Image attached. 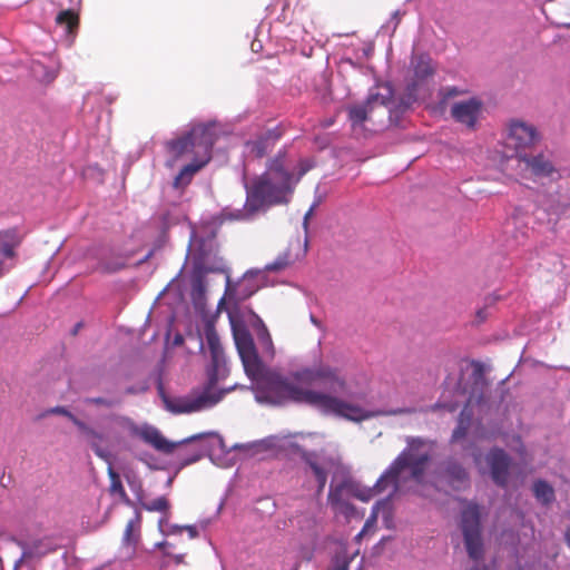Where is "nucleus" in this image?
I'll return each instance as SVG.
<instances>
[{
  "mask_svg": "<svg viewBox=\"0 0 570 570\" xmlns=\"http://www.w3.org/2000/svg\"><path fill=\"white\" fill-rule=\"evenodd\" d=\"M483 102L478 97L455 102L450 110L451 117L469 130H475L482 114Z\"/></svg>",
  "mask_w": 570,
  "mask_h": 570,
  "instance_id": "ddd939ff",
  "label": "nucleus"
},
{
  "mask_svg": "<svg viewBox=\"0 0 570 570\" xmlns=\"http://www.w3.org/2000/svg\"><path fill=\"white\" fill-rule=\"evenodd\" d=\"M204 453H205V450H196L188 455L181 456V462H180L181 468L199 461L203 458Z\"/></svg>",
  "mask_w": 570,
  "mask_h": 570,
  "instance_id": "ea45409f",
  "label": "nucleus"
},
{
  "mask_svg": "<svg viewBox=\"0 0 570 570\" xmlns=\"http://www.w3.org/2000/svg\"><path fill=\"white\" fill-rule=\"evenodd\" d=\"M215 140L216 137L212 128L197 125L185 135L167 141L166 149L174 159L188 155H191L193 159H202V149L212 156Z\"/></svg>",
  "mask_w": 570,
  "mask_h": 570,
  "instance_id": "423d86ee",
  "label": "nucleus"
},
{
  "mask_svg": "<svg viewBox=\"0 0 570 570\" xmlns=\"http://www.w3.org/2000/svg\"><path fill=\"white\" fill-rule=\"evenodd\" d=\"M278 138L279 134L276 130H267L255 140L248 141L247 147L249 148L250 154L257 158H262L267 155L268 150Z\"/></svg>",
  "mask_w": 570,
  "mask_h": 570,
  "instance_id": "412c9836",
  "label": "nucleus"
},
{
  "mask_svg": "<svg viewBox=\"0 0 570 570\" xmlns=\"http://www.w3.org/2000/svg\"><path fill=\"white\" fill-rule=\"evenodd\" d=\"M289 258H291L289 252H284V253L279 254L274 262L267 264L265 266V269L267 272L283 271L289 265Z\"/></svg>",
  "mask_w": 570,
  "mask_h": 570,
  "instance_id": "72a5a7b5",
  "label": "nucleus"
},
{
  "mask_svg": "<svg viewBox=\"0 0 570 570\" xmlns=\"http://www.w3.org/2000/svg\"><path fill=\"white\" fill-rule=\"evenodd\" d=\"M140 538V514H137L135 519L129 520L126 524L124 532V542L127 546L135 547Z\"/></svg>",
  "mask_w": 570,
  "mask_h": 570,
  "instance_id": "a878e982",
  "label": "nucleus"
},
{
  "mask_svg": "<svg viewBox=\"0 0 570 570\" xmlns=\"http://www.w3.org/2000/svg\"><path fill=\"white\" fill-rule=\"evenodd\" d=\"M85 403L86 404H90V405L112 407L118 402H116L114 400H110V399H106V397H87V399H85Z\"/></svg>",
  "mask_w": 570,
  "mask_h": 570,
  "instance_id": "58836bf2",
  "label": "nucleus"
},
{
  "mask_svg": "<svg viewBox=\"0 0 570 570\" xmlns=\"http://www.w3.org/2000/svg\"><path fill=\"white\" fill-rule=\"evenodd\" d=\"M343 492H344V487L342 484L336 485V487H331L328 497H327V501L333 510L335 508H337L340 504H342L343 502H345V500L343 499Z\"/></svg>",
  "mask_w": 570,
  "mask_h": 570,
  "instance_id": "c9c22d12",
  "label": "nucleus"
},
{
  "mask_svg": "<svg viewBox=\"0 0 570 570\" xmlns=\"http://www.w3.org/2000/svg\"><path fill=\"white\" fill-rule=\"evenodd\" d=\"M460 529L470 559L480 561L484 556V544L481 532V513L476 503H468L461 512Z\"/></svg>",
  "mask_w": 570,
  "mask_h": 570,
  "instance_id": "0eeeda50",
  "label": "nucleus"
},
{
  "mask_svg": "<svg viewBox=\"0 0 570 570\" xmlns=\"http://www.w3.org/2000/svg\"><path fill=\"white\" fill-rule=\"evenodd\" d=\"M71 4H79L80 3V0H70Z\"/></svg>",
  "mask_w": 570,
  "mask_h": 570,
  "instance_id": "09e8293b",
  "label": "nucleus"
},
{
  "mask_svg": "<svg viewBox=\"0 0 570 570\" xmlns=\"http://www.w3.org/2000/svg\"><path fill=\"white\" fill-rule=\"evenodd\" d=\"M424 444L425 442L421 438L407 439V448L396 456L390 468L375 483L374 488L376 493L384 491L389 485H393L397 489L401 474L406 469L410 470L413 480L419 483L422 482L426 465L431 460L429 452H420V449Z\"/></svg>",
  "mask_w": 570,
  "mask_h": 570,
  "instance_id": "7ed1b4c3",
  "label": "nucleus"
},
{
  "mask_svg": "<svg viewBox=\"0 0 570 570\" xmlns=\"http://www.w3.org/2000/svg\"><path fill=\"white\" fill-rule=\"evenodd\" d=\"M517 158L519 163L524 165V169L529 170L534 177L554 179L560 176L551 159L542 153L537 155L518 153Z\"/></svg>",
  "mask_w": 570,
  "mask_h": 570,
  "instance_id": "2eb2a0df",
  "label": "nucleus"
},
{
  "mask_svg": "<svg viewBox=\"0 0 570 570\" xmlns=\"http://www.w3.org/2000/svg\"><path fill=\"white\" fill-rule=\"evenodd\" d=\"M356 498L361 499L362 501H367L370 499V495L356 494Z\"/></svg>",
  "mask_w": 570,
  "mask_h": 570,
  "instance_id": "a18cd8bd",
  "label": "nucleus"
},
{
  "mask_svg": "<svg viewBox=\"0 0 570 570\" xmlns=\"http://www.w3.org/2000/svg\"><path fill=\"white\" fill-rule=\"evenodd\" d=\"M487 463L490 468L493 482L499 487H507L511 466V458L507 452L499 448L491 449L487 454Z\"/></svg>",
  "mask_w": 570,
  "mask_h": 570,
  "instance_id": "dca6fc26",
  "label": "nucleus"
},
{
  "mask_svg": "<svg viewBox=\"0 0 570 570\" xmlns=\"http://www.w3.org/2000/svg\"><path fill=\"white\" fill-rule=\"evenodd\" d=\"M313 164L309 159H301L298 163V171L297 175L294 174V179L296 180V184L299 181V179L309 170L312 169Z\"/></svg>",
  "mask_w": 570,
  "mask_h": 570,
  "instance_id": "a19ab883",
  "label": "nucleus"
},
{
  "mask_svg": "<svg viewBox=\"0 0 570 570\" xmlns=\"http://www.w3.org/2000/svg\"><path fill=\"white\" fill-rule=\"evenodd\" d=\"M206 284L202 275L196 276L191 283V297L196 303L205 297Z\"/></svg>",
  "mask_w": 570,
  "mask_h": 570,
  "instance_id": "473e14b6",
  "label": "nucleus"
},
{
  "mask_svg": "<svg viewBox=\"0 0 570 570\" xmlns=\"http://www.w3.org/2000/svg\"><path fill=\"white\" fill-rule=\"evenodd\" d=\"M246 191V210L245 213L258 215L267 210L274 205L285 204L288 202V193L279 185L269 180L267 176H256L250 181L244 184Z\"/></svg>",
  "mask_w": 570,
  "mask_h": 570,
  "instance_id": "39448f33",
  "label": "nucleus"
},
{
  "mask_svg": "<svg viewBox=\"0 0 570 570\" xmlns=\"http://www.w3.org/2000/svg\"><path fill=\"white\" fill-rule=\"evenodd\" d=\"M140 504L144 510L149 511V512L168 513V511L170 509V503L165 495L159 497L149 502L140 501Z\"/></svg>",
  "mask_w": 570,
  "mask_h": 570,
  "instance_id": "c85d7f7f",
  "label": "nucleus"
},
{
  "mask_svg": "<svg viewBox=\"0 0 570 570\" xmlns=\"http://www.w3.org/2000/svg\"><path fill=\"white\" fill-rule=\"evenodd\" d=\"M48 414L62 415V416L67 417L68 420H70L76 428H78L79 423L82 422L80 419H78L75 414H72L65 406H59L58 405V406H55V407H50L49 410L46 411V415H48Z\"/></svg>",
  "mask_w": 570,
  "mask_h": 570,
  "instance_id": "e433bc0d",
  "label": "nucleus"
},
{
  "mask_svg": "<svg viewBox=\"0 0 570 570\" xmlns=\"http://www.w3.org/2000/svg\"><path fill=\"white\" fill-rule=\"evenodd\" d=\"M508 140L519 150L537 145L541 140V136L533 125L513 119L508 125Z\"/></svg>",
  "mask_w": 570,
  "mask_h": 570,
  "instance_id": "4468645a",
  "label": "nucleus"
},
{
  "mask_svg": "<svg viewBox=\"0 0 570 570\" xmlns=\"http://www.w3.org/2000/svg\"><path fill=\"white\" fill-rule=\"evenodd\" d=\"M380 514L382 515V518L384 519V521L386 523V527L389 528L390 527L389 522L392 519V502H391V500L389 498L384 499V500H381V501H377L374 504V507L372 509V513L366 519L365 524H364L362 531L357 534V538H361L367 531H370L371 529H373L375 527L377 518H379Z\"/></svg>",
  "mask_w": 570,
  "mask_h": 570,
  "instance_id": "aec40b11",
  "label": "nucleus"
},
{
  "mask_svg": "<svg viewBox=\"0 0 570 570\" xmlns=\"http://www.w3.org/2000/svg\"><path fill=\"white\" fill-rule=\"evenodd\" d=\"M14 236V229L0 232V253L7 257H11L13 254L12 244L10 240H12Z\"/></svg>",
  "mask_w": 570,
  "mask_h": 570,
  "instance_id": "7c9ffc66",
  "label": "nucleus"
},
{
  "mask_svg": "<svg viewBox=\"0 0 570 570\" xmlns=\"http://www.w3.org/2000/svg\"><path fill=\"white\" fill-rule=\"evenodd\" d=\"M267 176L276 185H279L286 193L292 194L296 180L294 173L289 171L286 166V153L279 150L273 158L267 160L266 170L262 174Z\"/></svg>",
  "mask_w": 570,
  "mask_h": 570,
  "instance_id": "f8f14e48",
  "label": "nucleus"
},
{
  "mask_svg": "<svg viewBox=\"0 0 570 570\" xmlns=\"http://www.w3.org/2000/svg\"><path fill=\"white\" fill-rule=\"evenodd\" d=\"M135 434L145 443L149 444L155 450L164 454H171L180 445L215 435L214 432H204L188 436L178 442H171L167 440L158 429L151 425H144L141 428H137L135 430Z\"/></svg>",
  "mask_w": 570,
  "mask_h": 570,
  "instance_id": "1a4fd4ad",
  "label": "nucleus"
},
{
  "mask_svg": "<svg viewBox=\"0 0 570 570\" xmlns=\"http://www.w3.org/2000/svg\"><path fill=\"white\" fill-rule=\"evenodd\" d=\"M237 350L246 375L255 383L264 385L269 393L283 401H296L302 387L291 383L276 372L266 367L257 354L255 344L248 334L236 336Z\"/></svg>",
  "mask_w": 570,
  "mask_h": 570,
  "instance_id": "f03ea898",
  "label": "nucleus"
},
{
  "mask_svg": "<svg viewBox=\"0 0 570 570\" xmlns=\"http://www.w3.org/2000/svg\"><path fill=\"white\" fill-rule=\"evenodd\" d=\"M205 337L210 354V364L207 368V381L199 389H193L185 396L165 400L166 407L175 414L199 412L210 409L219 403L226 393L234 390H217L216 385L228 375L227 361L219 336L213 324L205 326Z\"/></svg>",
  "mask_w": 570,
  "mask_h": 570,
  "instance_id": "f257e3e1",
  "label": "nucleus"
},
{
  "mask_svg": "<svg viewBox=\"0 0 570 570\" xmlns=\"http://www.w3.org/2000/svg\"><path fill=\"white\" fill-rule=\"evenodd\" d=\"M245 210H246V203L244 204V207L240 209L225 208L220 214L222 220L223 222H225V220L248 222V220L254 219L257 216L256 214L249 215L248 213H245Z\"/></svg>",
  "mask_w": 570,
  "mask_h": 570,
  "instance_id": "cd10ccee",
  "label": "nucleus"
},
{
  "mask_svg": "<svg viewBox=\"0 0 570 570\" xmlns=\"http://www.w3.org/2000/svg\"><path fill=\"white\" fill-rule=\"evenodd\" d=\"M127 259L120 254L104 256L99 262V269L104 273H116L126 267Z\"/></svg>",
  "mask_w": 570,
  "mask_h": 570,
  "instance_id": "b1692460",
  "label": "nucleus"
},
{
  "mask_svg": "<svg viewBox=\"0 0 570 570\" xmlns=\"http://www.w3.org/2000/svg\"><path fill=\"white\" fill-rule=\"evenodd\" d=\"M476 317L480 322H483L488 317L487 308H481L476 312Z\"/></svg>",
  "mask_w": 570,
  "mask_h": 570,
  "instance_id": "37998d69",
  "label": "nucleus"
},
{
  "mask_svg": "<svg viewBox=\"0 0 570 570\" xmlns=\"http://www.w3.org/2000/svg\"><path fill=\"white\" fill-rule=\"evenodd\" d=\"M415 413V409L413 407H401L392 411V414L400 415V414H413Z\"/></svg>",
  "mask_w": 570,
  "mask_h": 570,
  "instance_id": "79ce46f5",
  "label": "nucleus"
},
{
  "mask_svg": "<svg viewBox=\"0 0 570 570\" xmlns=\"http://www.w3.org/2000/svg\"><path fill=\"white\" fill-rule=\"evenodd\" d=\"M471 419H472L471 411L468 410V407L465 406L459 415L456 428L453 430V433L451 436L452 443H456V442H460L463 439H465V436L468 435L470 425H471Z\"/></svg>",
  "mask_w": 570,
  "mask_h": 570,
  "instance_id": "5701e85b",
  "label": "nucleus"
},
{
  "mask_svg": "<svg viewBox=\"0 0 570 570\" xmlns=\"http://www.w3.org/2000/svg\"><path fill=\"white\" fill-rule=\"evenodd\" d=\"M334 511L336 513L343 514L347 520L353 518H362V515H360V513L357 512L356 508L347 501L340 504L337 508L334 509Z\"/></svg>",
  "mask_w": 570,
  "mask_h": 570,
  "instance_id": "4c0bfd02",
  "label": "nucleus"
},
{
  "mask_svg": "<svg viewBox=\"0 0 570 570\" xmlns=\"http://www.w3.org/2000/svg\"><path fill=\"white\" fill-rule=\"evenodd\" d=\"M385 94L371 92L364 104L351 106L348 119L353 127L362 126L371 119V115L376 107H387L392 102L393 92L390 86H385Z\"/></svg>",
  "mask_w": 570,
  "mask_h": 570,
  "instance_id": "9b49d317",
  "label": "nucleus"
},
{
  "mask_svg": "<svg viewBox=\"0 0 570 570\" xmlns=\"http://www.w3.org/2000/svg\"><path fill=\"white\" fill-rule=\"evenodd\" d=\"M564 537H566L567 544L570 548V525L567 528Z\"/></svg>",
  "mask_w": 570,
  "mask_h": 570,
  "instance_id": "c03bdc74",
  "label": "nucleus"
},
{
  "mask_svg": "<svg viewBox=\"0 0 570 570\" xmlns=\"http://www.w3.org/2000/svg\"><path fill=\"white\" fill-rule=\"evenodd\" d=\"M532 490L535 499L543 505H549L556 499L554 490L547 481H535Z\"/></svg>",
  "mask_w": 570,
  "mask_h": 570,
  "instance_id": "393cba45",
  "label": "nucleus"
},
{
  "mask_svg": "<svg viewBox=\"0 0 570 570\" xmlns=\"http://www.w3.org/2000/svg\"><path fill=\"white\" fill-rule=\"evenodd\" d=\"M293 379L302 384H321L330 392H344L347 387L346 379L337 367L328 364H318L313 367H303L293 373Z\"/></svg>",
  "mask_w": 570,
  "mask_h": 570,
  "instance_id": "6e6552de",
  "label": "nucleus"
},
{
  "mask_svg": "<svg viewBox=\"0 0 570 570\" xmlns=\"http://www.w3.org/2000/svg\"><path fill=\"white\" fill-rule=\"evenodd\" d=\"M351 560L346 551H338L332 560V570H348Z\"/></svg>",
  "mask_w": 570,
  "mask_h": 570,
  "instance_id": "f704fd0d",
  "label": "nucleus"
},
{
  "mask_svg": "<svg viewBox=\"0 0 570 570\" xmlns=\"http://www.w3.org/2000/svg\"><path fill=\"white\" fill-rule=\"evenodd\" d=\"M296 395L295 403L316 407L324 414H334L354 422H361L371 417V414L361 406L330 393L302 387Z\"/></svg>",
  "mask_w": 570,
  "mask_h": 570,
  "instance_id": "20e7f679",
  "label": "nucleus"
},
{
  "mask_svg": "<svg viewBox=\"0 0 570 570\" xmlns=\"http://www.w3.org/2000/svg\"><path fill=\"white\" fill-rule=\"evenodd\" d=\"M56 23L65 27L68 33H73L79 26V14L73 7L61 10L56 17Z\"/></svg>",
  "mask_w": 570,
  "mask_h": 570,
  "instance_id": "4be33fe9",
  "label": "nucleus"
},
{
  "mask_svg": "<svg viewBox=\"0 0 570 570\" xmlns=\"http://www.w3.org/2000/svg\"><path fill=\"white\" fill-rule=\"evenodd\" d=\"M311 213H312V208L306 213V215H305V217H304V225H305V226L307 225V219H308V217H309Z\"/></svg>",
  "mask_w": 570,
  "mask_h": 570,
  "instance_id": "49530a36",
  "label": "nucleus"
},
{
  "mask_svg": "<svg viewBox=\"0 0 570 570\" xmlns=\"http://www.w3.org/2000/svg\"><path fill=\"white\" fill-rule=\"evenodd\" d=\"M202 159H193L191 163L184 166L178 175L174 179L175 188H185L188 186L195 176L202 168H204L210 161V155L206 151L200 153Z\"/></svg>",
  "mask_w": 570,
  "mask_h": 570,
  "instance_id": "a211bd4d",
  "label": "nucleus"
},
{
  "mask_svg": "<svg viewBox=\"0 0 570 570\" xmlns=\"http://www.w3.org/2000/svg\"><path fill=\"white\" fill-rule=\"evenodd\" d=\"M107 472H108V476L110 480V487H109L110 493L117 494L121 499V501L129 503L130 500H129V498L125 491V488L121 483L120 475L114 470V468L111 465H109Z\"/></svg>",
  "mask_w": 570,
  "mask_h": 570,
  "instance_id": "bb28decb",
  "label": "nucleus"
},
{
  "mask_svg": "<svg viewBox=\"0 0 570 570\" xmlns=\"http://www.w3.org/2000/svg\"><path fill=\"white\" fill-rule=\"evenodd\" d=\"M470 570H487V568L485 567L474 566Z\"/></svg>",
  "mask_w": 570,
  "mask_h": 570,
  "instance_id": "de8ad7c7",
  "label": "nucleus"
},
{
  "mask_svg": "<svg viewBox=\"0 0 570 570\" xmlns=\"http://www.w3.org/2000/svg\"><path fill=\"white\" fill-rule=\"evenodd\" d=\"M436 483L444 489L463 491L470 485L468 470L453 458L444 460L435 472Z\"/></svg>",
  "mask_w": 570,
  "mask_h": 570,
  "instance_id": "9d476101",
  "label": "nucleus"
},
{
  "mask_svg": "<svg viewBox=\"0 0 570 570\" xmlns=\"http://www.w3.org/2000/svg\"><path fill=\"white\" fill-rule=\"evenodd\" d=\"M465 94H466V90L460 89L454 86H448V87L440 88L439 94H438L440 97V101H439L440 107L442 109H444L450 99L465 95Z\"/></svg>",
  "mask_w": 570,
  "mask_h": 570,
  "instance_id": "c756f323",
  "label": "nucleus"
},
{
  "mask_svg": "<svg viewBox=\"0 0 570 570\" xmlns=\"http://www.w3.org/2000/svg\"><path fill=\"white\" fill-rule=\"evenodd\" d=\"M434 73L430 59L421 58L414 67V75L417 79H425Z\"/></svg>",
  "mask_w": 570,
  "mask_h": 570,
  "instance_id": "2f4dec72",
  "label": "nucleus"
},
{
  "mask_svg": "<svg viewBox=\"0 0 570 570\" xmlns=\"http://www.w3.org/2000/svg\"><path fill=\"white\" fill-rule=\"evenodd\" d=\"M301 458L317 481V493H322L326 485L328 474L325 462L321 461L318 455L311 451H303Z\"/></svg>",
  "mask_w": 570,
  "mask_h": 570,
  "instance_id": "6ab92c4d",
  "label": "nucleus"
},
{
  "mask_svg": "<svg viewBox=\"0 0 570 570\" xmlns=\"http://www.w3.org/2000/svg\"><path fill=\"white\" fill-rule=\"evenodd\" d=\"M77 429L83 435L86 442L92 449L95 454L105 461H109L110 452L106 446H104V444L107 442V436L102 432L97 431L96 429L91 428L83 421L79 423V426Z\"/></svg>",
  "mask_w": 570,
  "mask_h": 570,
  "instance_id": "f3484780",
  "label": "nucleus"
}]
</instances>
